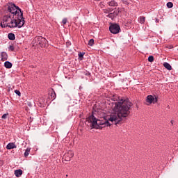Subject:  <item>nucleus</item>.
Listing matches in <instances>:
<instances>
[{
    "label": "nucleus",
    "instance_id": "f257e3e1",
    "mask_svg": "<svg viewBox=\"0 0 178 178\" xmlns=\"http://www.w3.org/2000/svg\"><path fill=\"white\" fill-rule=\"evenodd\" d=\"M131 106H133V103L129 99H121L119 102L114 103V112L111 114L108 120L114 124L123 123V120L129 118Z\"/></svg>",
    "mask_w": 178,
    "mask_h": 178
},
{
    "label": "nucleus",
    "instance_id": "f03ea898",
    "mask_svg": "<svg viewBox=\"0 0 178 178\" xmlns=\"http://www.w3.org/2000/svg\"><path fill=\"white\" fill-rule=\"evenodd\" d=\"M5 12L6 13L13 15V17L8 24L1 25L2 29H6V27H8L9 29H15V27L22 29V27L24 26L26 21L23 17V11H22V9L19 8V6L13 3H8Z\"/></svg>",
    "mask_w": 178,
    "mask_h": 178
},
{
    "label": "nucleus",
    "instance_id": "7ed1b4c3",
    "mask_svg": "<svg viewBox=\"0 0 178 178\" xmlns=\"http://www.w3.org/2000/svg\"><path fill=\"white\" fill-rule=\"evenodd\" d=\"M87 120L89 122V123H90L91 129H101L100 126H104V127L111 126V123L108 120H104L102 121L100 120H98V119L94 116V114H92L88 117Z\"/></svg>",
    "mask_w": 178,
    "mask_h": 178
},
{
    "label": "nucleus",
    "instance_id": "20e7f679",
    "mask_svg": "<svg viewBox=\"0 0 178 178\" xmlns=\"http://www.w3.org/2000/svg\"><path fill=\"white\" fill-rule=\"evenodd\" d=\"M103 13L106 15V17H109V19H115L117 16L119 15V13H120V8H108L103 9Z\"/></svg>",
    "mask_w": 178,
    "mask_h": 178
},
{
    "label": "nucleus",
    "instance_id": "39448f33",
    "mask_svg": "<svg viewBox=\"0 0 178 178\" xmlns=\"http://www.w3.org/2000/svg\"><path fill=\"white\" fill-rule=\"evenodd\" d=\"M35 40L37 44L42 48H45V47H47V44H48V40H47V39L42 36H38Z\"/></svg>",
    "mask_w": 178,
    "mask_h": 178
},
{
    "label": "nucleus",
    "instance_id": "423d86ee",
    "mask_svg": "<svg viewBox=\"0 0 178 178\" xmlns=\"http://www.w3.org/2000/svg\"><path fill=\"white\" fill-rule=\"evenodd\" d=\"M13 15L10 13H6V15H4L1 20L0 21V26L2 28V25L3 24H9L10 23V20L12 19Z\"/></svg>",
    "mask_w": 178,
    "mask_h": 178
},
{
    "label": "nucleus",
    "instance_id": "0eeeda50",
    "mask_svg": "<svg viewBox=\"0 0 178 178\" xmlns=\"http://www.w3.org/2000/svg\"><path fill=\"white\" fill-rule=\"evenodd\" d=\"M109 30L112 34H119L120 33V26L118 24H111Z\"/></svg>",
    "mask_w": 178,
    "mask_h": 178
},
{
    "label": "nucleus",
    "instance_id": "6e6552de",
    "mask_svg": "<svg viewBox=\"0 0 178 178\" xmlns=\"http://www.w3.org/2000/svg\"><path fill=\"white\" fill-rule=\"evenodd\" d=\"M146 102L148 104H156L158 102V97L156 96L148 95L146 97Z\"/></svg>",
    "mask_w": 178,
    "mask_h": 178
},
{
    "label": "nucleus",
    "instance_id": "1a4fd4ad",
    "mask_svg": "<svg viewBox=\"0 0 178 178\" xmlns=\"http://www.w3.org/2000/svg\"><path fill=\"white\" fill-rule=\"evenodd\" d=\"M74 156V153L72 150H69L67 153H65L63 156V159L67 162L70 161V159Z\"/></svg>",
    "mask_w": 178,
    "mask_h": 178
},
{
    "label": "nucleus",
    "instance_id": "9d476101",
    "mask_svg": "<svg viewBox=\"0 0 178 178\" xmlns=\"http://www.w3.org/2000/svg\"><path fill=\"white\" fill-rule=\"evenodd\" d=\"M107 5L108 6H110L111 8H112V7L116 8V6H118V2L116 1L111 0L108 2H107Z\"/></svg>",
    "mask_w": 178,
    "mask_h": 178
},
{
    "label": "nucleus",
    "instance_id": "9b49d317",
    "mask_svg": "<svg viewBox=\"0 0 178 178\" xmlns=\"http://www.w3.org/2000/svg\"><path fill=\"white\" fill-rule=\"evenodd\" d=\"M56 99V93L54 89H51V94H50V99L54 101Z\"/></svg>",
    "mask_w": 178,
    "mask_h": 178
},
{
    "label": "nucleus",
    "instance_id": "f8f14e48",
    "mask_svg": "<svg viewBox=\"0 0 178 178\" xmlns=\"http://www.w3.org/2000/svg\"><path fill=\"white\" fill-rule=\"evenodd\" d=\"M14 174L15 175L16 177H20L22 175H23V170L21 169H18L15 170Z\"/></svg>",
    "mask_w": 178,
    "mask_h": 178
},
{
    "label": "nucleus",
    "instance_id": "ddd939ff",
    "mask_svg": "<svg viewBox=\"0 0 178 178\" xmlns=\"http://www.w3.org/2000/svg\"><path fill=\"white\" fill-rule=\"evenodd\" d=\"M8 40H10V41H15V40H16V36L15 35V33H10L8 34Z\"/></svg>",
    "mask_w": 178,
    "mask_h": 178
},
{
    "label": "nucleus",
    "instance_id": "4468645a",
    "mask_svg": "<svg viewBox=\"0 0 178 178\" xmlns=\"http://www.w3.org/2000/svg\"><path fill=\"white\" fill-rule=\"evenodd\" d=\"M13 148H16V145L14 143H10L7 145V149H13Z\"/></svg>",
    "mask_w": 178,
    "mask_h": 178
},
{
    "label": "nucleus",
    "instance_id": "2eb2a0df",
    "mask_svg": "<svg viewBox=\"0 0 178 178\" xmlns=\"http://www.w3.org/2000/svg\"><path fill=\"white\" fill-rule=\"evenodd\" d=\"M13 64L10 61H6L4 63V67L6 69H12Z\"/></svg>",
    "mask_w": 178,
    "mask_h": 178
},
{
    "label": "nucleus",
    "instance_id": "dca6fc26",
    "mask_svg": "<svg viewBox=\"0 0 178 178\" xmlns=\"http://www.w3.org/2000/svg\"><path fill=\"white\" fill-rule=\"evenodd\" d=\"M1 59L5 61V60H8V54H6V52H1Z\"/></svg>",
    "mask_w": 178,
    "mask_h": 178
},
{
    "label": "nucleus",
    "instance_id": "f3484780",
    "mask_svg": "<svg viewBox=\"0 0 178 178\" xmlns=\"http://www.w3.org/2000/svg\"><path fill=\"white\" fill-rule=\"evenodd\" d=\"M163 66H164V67H165V69H167V70H172V65H170V64H169V63H164Z\"/></svg>",
    "mask_w": 178,
    "mask_h": 178
},
{
    "label": "nucleus",
    "instance_id": "a211bd4d",
    "mask_svg": "<svg viewBox=\"0 0 178 178\" xmlns=\"http://www.w3.org/2000/svg\"><path fill=\"white\" fill-rule=\"evenodd\" d=\"M138 20H139V23H140L141 24H144V23H145V17L140 16L138 18Z\"/></svg>",
    "mask_w": 178,
    "mask_h": 178
},
{
    "label": "nucleus",
    "instance_id": "6ab92c4d",
    "mask_svg": "<svg viewBox=\"0 0 178 178\" xmlns=\"http://www.w3.org/2000/svg\"><path fill=\"white\" fill-rule=\"evenodd\" d=\"M31 149V148H29V147L26 148V149L24 152V156L25 157H27V156H29V155H30V150Z\"/></svg>",
    "mask_w": 178,
    "mask_h": 178
},
{
    "label": "nucleus",
    "instance_id": "aec40b11",
    "mask_svg": "<svg viewBox=\"0 0 178 178\" xmlns=\"http://www.w3.org/2000/svg\"><path fill=\"white\" fill-rule=\"evenodd\" d=\"M167 8H168V9H170V8H173V3L168 2L167 3Z\"/></svg>",
    "mask_w": 178,
    "mask_h": 178
},
{
    "label": "nucleus",
    "instance_id": "412c9836",
    "mask_svg": "<svg viewBox=\"0 0 178 178\" xmlns=\"http://www.w3.org/2000/svg\"><path fill=\"white\" fill-rule=\"evenodd\" d=\"M99 8H101V9H104V8H105V3L104 1H101L99 4Z\"/></svg>",
    "mask_w": 178,
    "mask_h": 178
},
{
    "label": "nucleus",
    "instance_id": "4be33fe9",
    "mask_svg": "<svg viewBox=\"0 0 178 178\" xmlns=\"http://www.w3.org/2000/svg\"><path fill=\"white\" fill-rule=\"evenodd\" d=\"M8 51L13 52V51H15V46H13V44L10 45L8 47Z\"/></svg>",
    "mask_w": 178,
    "mask_h": 178
},
{
    "label": "nucleus",
    "instance_id": "5701e85b",
    "mask_svg": "<svg viewBox=\"0 0 178 178\" xmlns=\"http://www.w3.org/2000/svg\"><path fill=\"white\" fill-rule=\"evenodd\" d=\"M88 45H90V47H92V45H94V39H90L88 41Z\"/></svg>",
    "mask_w": 178,
    "mask_h": 178
},
{
    "label": "nucleus",
    "instance_id": "b1692460",
    "mask_svg": "<svg viewBox=\"0 0 178 178\" xmlns=\"http://www.w3.org/2000/svg\"><path fill=\"white\" fill-rule=\"evenodd\" d=\"M9 116V113H5L1 116V119H7L8 117Z\"/></svg>",
    "mask_w": 178,
    "mask_h": 178
},
{
    "label": "nucleus",
    "instance_id": "393cba45",
    "mask_svg": "<svg viewBox=\"0 0 178 178\" xmlns=\"http://www.w3.org/2000/svg\"><path fill=\"white\" fill-rule=\"evenodd\" d=\"M148 62H154V56H149L148 57Z\"/></svg>",
    "mask_w": 178,
    "mask_h": 178
},
{
    "label": "nucleus",
    "instance_id": "a878e982",
    "mask_svg": "<svg viewBox=\"0 0 178 178\" xmlns=\"http://www.w3.org/2000/svg\"><path fill=\"white\" fill-rule=\"evenodd\" d=\"M84 55H86V53L79 52V54H78V56L79 58H83Z\"/></svg>",
    "mask_w": 178,
    "mask_h": 178
},
{
    "label": "nucleus",
    "instance_id": "bb28decb",
    "mask_svg": "<svg viewBox=\"0 0 178 178\" xmlns=\"http://www.w3.org/2000/svg\"><path fill=\"white\" fill-rule=\"evenodd\" d=\"M83 74H85V76H88V77H90V76H91V73H90L89 72H84Z\"/></svg>",
    "mask_w": 178,
    "mask_h": 178
},
{
    "label": "nucleus",
    "instance_id": "cd10ccee",
    "mask_svg": "<svg viewBox=\"0 0 178 178\" xmlns=\"http://www.w3.org/2000/svg\"><path fill=\"white\" fill-rule=\"evenodd\" d=\"M15 92L17 95H18V97H20V95H22V93L17 90H15Z\"/></svg>",
    "mask_w": 178,
    "mask_h": 178
},
{
    "label": "nucleus",
    "instance_id": "c85d7f7f",
    "mask_svg": "<svg viewBox=\"0 0 178 178\" xmlns=\"http://www.w3.org/2000/svg\"><path fill=\"white\" fill-rule=\"evenodd\" d=\"M62 23L63 24H66V23H67V18L63 19Z\"/></svg>",
    "mask_w": 178,
    "mask_h": 178
},
{
    "label": "nucleus",
    "instance_id": "c756f323",
    "mask_svg": "<svg viewBox=\"0 0 178 178\" xmlns=\"http://www.w3.org/2000/svg\"><path fill=\"white\" fill-rule=\"evenodd\" d=\"M70 45H72V42L70 41H67L66 42L67 47L69 48L70 47Z\"/></svg>",
    "mask_w": 178,
    "mask_h": 178
},
{
    "label": "nucleus",
    "instance_id": "7c9ffc66",
    "mask_svg": "<svg viewBox=\"0 0 178 178\" xmlns=\"http://www.w3.org/2000/svg\"><path fill=\"white\" fill-rule=\"evenodd\" d=\"M122 3H124V5H129V1L126 0H122Z\"/></svg>",
    "mask_w": 178,
    "mask_h": 178
},
{
    "label": "nucleus",
    "instance_id": "2f4dec72",
    "mask_svg": "<svg viewBox=\"0 0 178 178\" xmlns=\"http://www.w3.org/2000/svg\"><path fill=\"white\" fill-rule=\"evenodd\" d=\"M167 48H168V49H172L173 46H172V45H168V46H167Z\"/></svg>",
    "mask_w": 178,
    "mask_h": 178
},
{
    "label": "nucleus",
    "instance_id": "473e14b6",
    "mask_svg": "<svg viewBox=\"0 0 178 178\" xmlns=\"http://www.w3.org/2000/svg\"><path fill=\"white\" fill-rule=\"evenodd\" d=\"M156 23H159V19L156 18Z\"/></svg>",
    "mask_w": 178,
    "mask_h": 178
},
{
    "label": "nucleus",
    "instance_id": "72a5a7b5",
    "mask_svg": "<svg viewBox=\"0 0 178 178\" xmlns=\"http://www.w3.org/2000/svg\"><path fill=\"white\" fill-rule=\"evenodd\" d=\"M174 122H175V121L171 120V124H173Z\"/></svg>",
    "mask_w": 178,
    "mask_h": 178
},
{
    "label": "nucleus",
    "instance_id": "f704fd0d",
    "mask_svg": "<svg viewBox=\"0 0 178 178\" xmlns=\"http://www.w3.org/2000/svg\"><path fill=\"white\" fill-rule=\"evenodd\" d=\"M40 106H41V103H40Z\"/></svg>",
    "mask_w": 178,
    "mask_h": 178
}]
</instances>
